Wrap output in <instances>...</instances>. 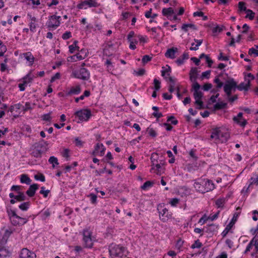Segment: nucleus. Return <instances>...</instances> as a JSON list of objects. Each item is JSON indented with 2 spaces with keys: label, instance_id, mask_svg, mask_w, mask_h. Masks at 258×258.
Here are the masks:
<instances>
[{
  "label": "nucleus",
  "instance_id": "1",
  "mask_svg": "<svg viewBox=\"0 0 258 258\" xmlns=\"http://www.w3.org/2000/svg\"><path fill=\"white\" fill-rule=\"evenodd\" d=\"M110 258H126L128 254L127 248L120 244L111 243L108 246Z\"/></svg>",
  "mask_w": 258,
  "mask_h": 258
},
{
  "label": "nucleus",
  "instance_id": "2",
  "mask_svg": "<svg viewBox=\"0 0 258 258\" xmlns=\"http://www.w3.org/2000/svg\"><path fill=\"white\" fill-rule=\"evenodd\" d=\"M194 187L197 191L205 193L213 190L215 188V184L211 180L200 178L196 180Z\"/></svg>",
  "mask_w": 258,
  "mask_h": 258
},
{
  "label": "nucleus",
  "instance_id": "3",
  "mask_svg": "<svg viewBox=\"0 0 258 258\" xmlns=\"http://www.w3.org/2000/svg\"><path fill=\"white\" fill-rule=\"evenodd\" d=\"M47 150V144L46 142L35 143L33 144L30 149V154L36 158H41L43 153Z\"/></svg>",
  "mask_w": 258,
  "mask_h": 258
},
{
  "label": "nucleus",
  "instance_id": "4",
  "mask_svg": "<svg viewBox=\"0 0 258 258\" xmlns=\"http://www.w3.org/2000/svg\"><path fill=\"white\" fill-rule=\"evenodd\" d=\"M157 211L159 215V219L163 222H167L172 218V213L164 207V204H159L157 206Z\"/></svg>",
  "mask_w": 258,
  "mask_h": 258
},
{
  "label": "nucleus",
  "instance_id": "5",
  "mask_svg": "<svg viewBox=\"0 0 258 258\" xmlns=\"http://www.w3.org/2000/svg\"><path fill=\"white\" fill-rule=\"evenodd\" d=\"M72 75L74 77L87 81L90 78V73L89 71L84 68H81L79 70L73 71Z\"/></svg>",
  "mask_w": 258,
  "mask_h": 258
},
{
  "label": "nucleus",
  "instance_id": "6",
  "mask_svg": "<svg viewBox=\"0 0 258 258\" xmlns=\"http://www.w3.org/2000/svg\"><path fill=\"white\" fill-rule=\"evenodd\" d=\"M92 232L88 229H84L83 232V242L85 247L92 248L93 245V241L92 238Z\"/></svg>",
  "mask_w": 258,
  "mask_h": 258
},
{
  "label": "nucleus",
  "instance_id": "7",
  "mask_svg": "<svg viewBox=\"0 0 258 258\" xmlns=\"http://www.w3.org/2000/svg\"><path fill=\"white\" fill-rule=\"evenodd\" d=\"M60 17L55 15L49 17L46 25L49 30L51 29H56L60 24Z\"/></svg>",
  "mask_w": 258,
  "mask_h": 258
},
{
  "label": "nucleus",
  "instance_id": "8",
  "mask_svg": "<svg viewBox=\"0 0 258 258\" xmlns=\"http://www.w3.org/2000/svg\"><path fill=\"white\" fill-rule=\"evenodd\" d=\"M75 115L78 116L81 121H87L91 117L92 114L90 109H83L76 111Z\"/></svg>",
  "mask_w": 258,
  "mask_h": 258
},
{
  "label": "nucleus",
  "instance_id": "9",
  "mask_svg": "<svg viewBox=\"0 0 258 258\" xmlns=\"http://www.w3.org/2000/svg\"><path fill=\"white\" fill-rule=\"evenodd\" d=\"M237 87V83L233 79L227 81L225 85L224 86V91L228 97L231 95L232 91H235Z\"/></svg>",
  "mask_w": 258,
  "mask_h": 258
},
{
  "label": "nucleus",
  "instance_id": "10",
  "mask_svg": "<svg viewBox=\"0 0 258 258\" xmlns=\"http://www.w3.org/2000/svg\"><path fill=\"white\" fill-rule=\"evenodd\" d=\"M96 0H86L78 4L77 7L78 9H86L87 8H96L99 6Z\"/></svg>",
  "mask_w": 258,
  "mask_h": 258
},
{
  "label": "nucleus",
  "instance_id": "11",
  "mask_svg": "<svg viewBox=\"0 0 258 258\" xmlns=\"http://www.w3.org/2000/svg\"><path fill=\"white\" fill-rule=\"evenodd\" d=\"M239 214H240V213H239V212H235L234 214L233 218H232L230 223L226 226V228H225V229L223 230V231L221 233V235L223 237H225L227 235V234L228 233L230 230L231 229L232 226L234 225V224L237 221Z\"/></svg>",
  "mask_w": 258,
  "mask_h": 258
},
{
  "label": "nucleus",
  "instance_id": "12",
  "mask_svg": "<svg viewBox=\"0 0 258 258\" xmlns=\"http://www.w3.org/2000/svg\"><path fill=\"white\" fill-rule=\"evenodd\" d=\"M20 258H36V254L28 249L24 248L21 250L20 254Z\"/></svg>",
  "mask_w": 258,
  "mask_h": 258
},
{
  "label": "nucleus",
  "instance_id": "13",
  "mask_svg": "<svg viewBox=\"0 0 258 258\" xmlns=\"http://www.w3.org/2000/svg\"><path fill=\"white\" fill-rule=\"evenodd\" d=\"M81 91V87L80 85H77L76 87H73L69 90H67L65 91L66 95L67 96H72L73 95H78Z\"/></svg>",
  "mask_w": 258,
  "mask_h": 258
},
{
  "label": "nucleus",
  "instance_id": "14",
  "mask_svg": "<svg viewBox=\"0 0 258 258\" xmlns=\"http://www.w3.org/2000/svg\"><path fill=\"white\" fill-rule=\"evenodd\" d=\"M242 116L243 113L242 112H239L236 116L233 117V120L240 126L244 127L247 123V122L245 119H243V121H242L240 120L242 118Z\"/></svg>",
  "mask_w": 258,
  "mask_h": 258
},
{
  "label": "nucleus",
  "instance_id": "15",
  "mask_svg": "<svg viewBox=\"0 0 258 258\" xmlns=\"http://www.w3.org/2000/svg\"><path fill=\"white\" fill-rule=\"evenodd\" d=\"M178 49L177 47H172L167 50L165 53V56L167 58L174 59L175 58V54L177 52Z\"/></svg>",
  "mask_w": 258,
  "mask_h": 258
},
{
  "label": "nucleus",
  "instance_id": "16",
  "mask_svg": "<svg viewBox=\"0 0 258 258\" xmlns=\"http://www.w3.org/2000/svg\"><path fill=\"white\" fill-rule=\"evenodd\" d=\"M38 187L39 185L36 183L31 185L28 189L26 191V194L29 197H33L35 194L36 191L38 189Z\"/></svg>",
  "mask_w": 258,
  "mask_h": 258
},
{
  "label": "nucleus",
  "instance_id": "17",
  "mask_svg": "<svg viewBox=\"0 0 258 258\" xmlns=\"http://www.w3.org/2000/svg\"><path fill=\"white\" fill-rule=\"evenodd\" d=\"M230 138V134L227 132L220 131L218 141L222 143L226 142Z\"/></svg>",
  "mask_w": 258,
  "mask_h": 258
},
{
  "label": "nucleus",
  "instance_id": "18",
  "mask_svg": "<svg viewBox=\"0 0 258 258\" xmlns=\"http://www.w3.org/2000/svg\"><path fill=\"white\" fill-rule=\"evenodd\" d=\"M250 86V80H247V83L241 82L238 85H237L236 88L239 91L244 90L247 91Z\"/></svg>",
  "mask_w": 258,
  "mask_h": 258
},
{
  "label": "nucleus",
  "instance_id": "19",
  "mask_svg": "<svg viewBox=\"0 0 258 258\" xmlns=\"http://www.w3.org/2000/svg\"><path fill=\"white\" fill-rule=\"evenodd\" d=\"M198 71L197 68H192L189 72V79L191 82H195L198 78Z\"/></svg>",
  "mask_w": 258,
  "mask_h": 258
},
{
  "label": "nucleus",
  "instance_id": "20",
  "mask_svg": "<svg viewBox=\"0 0 258 258\" xmlns=\"http://www.w3.org/2000/svg\"><path fill=\"white\" fill-rule=\"evenodd\" d=\"M162 13L163 16L167 17L169 19L171 17V15L174 13V10L171 7L163 8L162 10Z\"/></svg>",
  "mask_w": 258,
  "mask_h": 258
},
{
  "label": "nucleus",
  "instance_id": "21",
  "mask_svg": "<svg viewBox=\"0 0 258 258\" xmlns=\"http://www.w3.org/2000/svg\"><path fill=\"white\" fill-rule=\"evenodd\" d=\"M24 58L30 62V66H32L34 61V57L32 54L31 52H27L23 54Z\"/></svg>",
  "mask_w": 258,
  "mask_h": 258
},
{
  "label": "nucleus",
  "instance_id": "22",
  "mask_svg": "<svg viewBox=\"0 0 258 258\" xmlns=\"http://www.w3.org/2000/svg\"><path fill=\"white\" fill-rule=\"evenodd\" d=\"M20 182L22 183H25L27 185H29L31 183V180L29 177L28 175L25 174H23L21 175L20 176Z\"/></svg>",
  "mask_w": 258,
  "mask_h": 258
},
{
  "label": "nucleus",
  "instance_id": "23",
  "mask_svg": "<svg viewBox=\"0 0 258 258\" xmlns=\"http://www.w3.org/2000/svg\"><path fill=\"white\" fill-rule=\"evenodd\" d=\"M194 41L197 43V44L195 45V47H193V46L195 45V43H191V47L189 48L190 50H197L199 49V46H200L203 42L202 39L198 40L194 39Z\"/></svg>",
  "mask_w": 258,
  "mask_h": 258
},
{
  "label": "nucleus",
  "instance_id": "24",
  "mask_svg": "<svg viewBox=\"0 0 258 258\" xmlns=\"http://www.w3.org/2000/svg\"><path fill=\"white\" fill-rule=\"evenodd\" d=\"M221 130H220L219 128H215L213 130L211 135V139H215V140H218L219 135L220 133Z\"/></svg>",
  "mask_w": 258,
  "mask_h": 258
},
{
  "label": "nucleus",
  "instance_id": "25",
  "mask_svg": "<svg viewBox=\"0 0 258 258\" xmlns=\"http://www.w3.org/2000/svg\"><path fill=\"white\" fill-rule=\"evenodd\" d=\"M77 43H78V41H75L73 42V44H72L69 46V51L71 53H73L75 50L79 51V47L77 45Z\"/></svg>",
  "mask_w": 258,
  "mask_h": 258
},
{
  "label": "nucleus",
  "instance_id": "26",
  "mask_svg": "<svg viewBox=\"0 0 258 258\" xmlns=\"http://www.w3.org/2000/svg\"><path fill=\"white\" fill-rule=\"evenodd\" d=\"M135 37V32L133 31H130L127 35V40L128 41H133V43L137 44L138 43V39L135 38H133Z\"/></svg>",
  "mask_w": 258,
  "mask_h": 258
},
{
  "label": "nucleus",
  "instance_id": "27",
  "mask_svg": "<svg viewBox=\"0 0 258 258\" xmlns=\"http://www.w3.org/2000/svg\"><path fill=\"white\" fill-rule=\"evenodd\" d=\"M255 242H256V237L255 236L253 237V238L250 240L248 244L247 245L246 249L245 250L244 253H246L247 252L249 251L252 247L253 246V244H255Z\"/></svg>",
  "mask_w": 258,
  "mask_h": 258
},
{
  "label": "nucleus",
  "instance_id": "28",
  "mask_svg": "<svg viewBox=\"0 0 258 258\" xmlns=\"http://www.w3.org/2000/svg\"><path fill=\"white\" fill-rule=\"evenodd\" d=\"M100 147H101V150L100 151V156H103L104 154V152L106 149L102 144L97 143L95 146V151L98 152Z\"/></svg>",
  "mask_w": 258,
  "mask_h": 258
},
{
  "label": "nucleus",
  "instance_id": "29",
  "mask_svg": "<svg viewBox=\"0 0 258 258\" xmlns=\"http://www.w3.org/2000/svg\"><path fill=\"white\" fill-rule=\"evenodd\" d=\"M188 28H192L194 30L197 29L196 26L192 24H184L181 27V29L186 32L188 31Z\"/></svg>",
  "mask_w": 258,
  "mask_h": 258
},
{
  "label": "nucleus",
  "instance_id": "30",
  "mask_svg": "<svg viewBox=\"0 0 258 258\" xmlns=\"http://www.w3.org/2000/svg\"><path fill=\"white\" fill-rule=\"evenodd\" d=\"M227 106V103L223 102L217 103L214 105L215 110H220L225 108Z\"/></svg>",
  "mask_w": 258,
  "mask_h": 258
},
{
  "label": "nucleus",
  "instance_id": "31",
  "mask_svg": "<svg viewBox=\"0 0 258 258\" xmlns=\"http://www.w3.org/2000/svg\"><path fill=\"white\" fill-rule=\"evenodd\" d=\"M15 199L19 202H22L25 201L26 199V197L24 195V192L22 191H19L18 195H16L15 197Z\"/></svg>",
  "mask_w": 258,
  "mask_h": 258
},
{
  "label": "nucleus",
  "instance_id": "32",
  "mask_svg": "<svg viewBox=\"0 0 258 258\" xmlns=\"http://www.w3.org/2000/svg\"><path fill=\"white\" fill-rule=\"evenodd\" d=\"M48 162L52 165L53 168L55 167V165H57L59 164L57 158L54 156H51L48 159Z\"/></svg>",
  "mask_w": 258,
  "mask_h": 258
},
{
  "label": "nucleus",
  "instance_id": "33",
  "mask_svg": "<svg viewBox=\"0 0 258 258\" xmlns=\"http://www.w3.org/2000/svg\"><path fill=\"white\" fill-rule=\"evenodd\" d=\"M246 15L245 16V18H248L250 20H252L255 16V13L251 10L248 9L246 12Z\"/></svg>",
  "mask_w": 258,
  "mask_h": 258
},
{
  "label": "nucleus",
  "instance_id": "34",
  "mask_svg": "<svg viewBox=\"0 0 258 258\" xmlns=\"http://www.w3.org/2000/svg\"><path fill=\"white\" fill-rule=\"evenodd\" d=\"M238 7L239 12L244 11L246 12L248 10L245 7V3L243 2H239L238 4Z\"/></svg>",
  "mask_w": 258,
  "mask_h": 258
},
{
  "label": "nucleus",
  "instance_id": "35",
  "mask_svg": "<svg viewBox=\"0 0 258 258\" xmlns=\"http://www.w3.org/2000/svg\"><path fill=\"white\" fill-rule=\"evenodd\" d=\"M10 220L11 221L12 224L13 225L17 226L18 225L20 224H22V220H21V219H18L16 218V217H10Z\"/></svg>",
  "mask_w": 258,
  "mask_h": 258
},
{
  "label": "nucleus",
  "instance_id": "36",
  "mask_svg": "<svg viewBox=\"0 0 258 258\" xmlns=\"http://www.w3.org/2000/svg\"><path fill=\"white\" fill-rule=\"evenodd\" d=\"M8 254V250L4 247L0 246V258H5Z\"/></svg>",
  "mask_w": 258,
  "mask_h": 258
},
{
  "label": "nucleus",
  "instance_id": "37",
  "mask_svg": "<svg viewBox=\"0 0 258 258\" xmlns=\"http://www.w3.org/2000/svg\"><path fill=\"white\" fill-rule=\"evenodd\" d=\"M218 228V226L215 224H210L208 226V227L206 228V232H210L212 233L215 231H216Z\"/></svg>",
  "mask_w": 258,
  "mask_h": 258
},
{
  "label": "nucleus",
  "instance_id": "38",
  "mask_svg": "<svg viewBox=\"0 0 258 258\" xmlns=\"http://www.w3.org/2000/svg\"><path fill=\"white\" fill-rule=\"evenodd\" d=\"M30 206V202H24L21 204L19 208L22 211H27Z\"/></svg>",
  "mask_w": 258,
  "mask_h": 258
},
{
  "label": "nucleus",
  "instance_id": "39",
  "mask_svg": "<svg viewBox=\"0 0 258 258\" xmlns=\"http://www.w3.org/2000/svg\"><path fill=\"white\" fill-rule=\"evenodd\" d=\"M87 197L90 198V201L92 204L96 205L97 204V197L95 194L91 193Z\"/></svg>",
  "mask_w": 258,
  "mask_h": 258
},
{
  "label": "nucleus",
  "instance_id": "40",
  "mask_svg": "<svg viewBox=\"0 0 258 258\" xmlns=\"http://www.w3.org/2000/svg\"><path fill=\"white\" fill-rule=\"evenodd\" d=\"M50 215V212L49 209H46L45 210L42 211L41 213L42 219L43 220H45L47 218L49 217Z\"/></svg>",
  "mask_w": 258,
  "mask_h": 258
},
{
  "label": "nucleus",
  "instance_id": "41",
  "mask_svg": "<svg viewBox=\"0 0 258 258\" xmlns=\"http://www.w3.org/2000/svg\"><path fill=\"white\" fill-rule=\"evenodd\" d=\"M7 50L6 46L4 45L2 41L0 40V56H3Z\"/></svg>",
  "mask_w": 258,
  "mask_h": 258
},
{
  "label": "nucleus",
  "instance_id": "42",
  "mask_svg": "<svg viewBox=\"0 0 258 258\" xmlns=\"http://www.w3.org/2000/svg\"><path fill=\"white\" fill-rule=\"evenodd\" d=\"M146 131L148 133L149 136L153 138L156 137L157 136V133L156 131L153 128L149 127L147 128Z\"/></svg>",
  "mask_w": 258,
  "mask_h": 258
},
{
  "label": "nucleus",
  "instance_id": "43",
  "mask_svg": "<svg viewBox=\"0 0 258 258\" xmlns=\"http://www.w3.org/2000/svg\"><path fill=\"white\" fill-rule=\"evenodd\" d=\"M153 185V183L150 181H146L143 185L141 186V189L143 190H146L151 187Z\"/></svg>",
  "mask_w": 258,
  "mask_h": 258
},
{
  "label": "nucleus",
  "instance_id": "44",
  "mask_svg": "<svg viewBox=\"0 0 258 258\" xmlns=\"http://www.w3.org/2000/svg\"><path fill=\"white\" fill-rule=\"evenodd\" d=\"M11 217H16V218L18 219H21V220H22V224H25L27 222V220L25 218H22L18 215H17L15 211H12V216Z\"/></svg>",
  "mask_w": 258,
  "mask_h": 258
},
{
  "label": "nucleus",
  "instance_id": "45",
  "mask_svg": "<svg viewBox=\"0 0 258 258\" xmlns=\"http://www.w3.org/2000/svg\"><path fill=\"white\" fill-rule=\"evenodd\" d=\"M36 22H30L29 24L30 30L33 33L36 32V28L37 26Z\"/></svg>",
  "mask_w": 258,
  "mask_h": 258
},
{
  "label": "nucleus",
  "instance_id": "46",
  "mask_svg": "<svg viewBox=\"0 0 258 258\" xmlns=\"http://www.w3.org/2000/svg\"><path fill=\"white\" fill-rule=\"evenodd\" d=\"M33 80V78L30 76V74H27L25 77L23 78V82L26 83V85H28Z\"/></svg>",
  "mask_w": 258,
  "mask_h": 258
},
{
  "label": "nucleus",
  "instance_id": "47",
  "mask_svg": "<svg viewBox=\"0 0 258 258\" xmlns=\"http://www.w3.org/2000/svg\"><path fill=\"white\" fill-rule=\"evenodd\" d=\"M151 162H157L158 163V160L159 159V155L156 153H153L151 154L150 158Z\"/></svg>",
  "mask_w": 258,
  "mask_h": 258
},
{
  "label": "nucleus",
  "instance_id": "48",
  "mask_svg": "<svg viewBox=\"0 0 258 258\" xmlns=\"http://www.w3.org/2000/svg\"><path fill=\"white\" fill-rule=\"evenodd\" d=\"M248 54L249 55H254L255 57L258 56V50L257 49H255L253 47L250 48L248 50Z\"/></svg>",
  "mask_w": 258,
  "mask_h": 258
},
{
  "label": "nucleus",
  "instance_id": "49",
  "mask_svg": "<svg viewBox=\"0 0 258 258\" xmlns=\"http://www.w3.org/2000/svg\"><path fill=\"white\" fill-rule=\"evenodd\" d=\"M154 89L156 91H158L161 88L160 81L158 80H157V79H154Z\"/></svg>",
  "mask_w": 258,
  "mask_h": 258
},
{
  "label": "nucleus",
  "instance_id": "50",
  "mask_svg": "<svg viewBox=\"0 0 258 258\" xmlns=\"http://www.w3.org/2000/svg\"><path fill=\"white\" fill-rule=\"evenodd\" d=\"M214 82L217 84V88H221L223 85V83L220 81L218 77L215 78Z\"/></svg>",
  "mask_w": 258,
  "mask_h": 258
},
{
  "label": "nucleus",
  "instance_id": "51",
  "mask_svg": "<svg viewBox=\"0 0 258 258\" xmlns=\"http://www.w3.org/2000/svg\"><path fill=\"white\" fill-rule=\"evenodd\" d=\"M164 164V161L162 160H160V163L156 164V168L157 170V173H159L161 172V166Z\"/></svg>",
  "mask_w": 258,
  "mask_h": 258
},
{
  "label": "nucleus",
  "instance_id": "52",
  "mask_svg": "<svg viewBox=\"0 0 258 258\" xmlns=\"http://www.w3.org/2000/svg\"><path fill=\"white\" fill-rule=\"evenodd\" d=\"M72 37V33L70 31H66L62 35L63 40H67Z\"/></svg>",
  "mask_w": 258,
  "mask_h": 258
},
{
  "label": "nucleus",
  "instance_id": "53",
  "mask_svg": "<svg viewBox=\"0 0 258 258\" xmlns=\"http://www.w3.org/2000/svg\"><path fill=\"white\" fill-rule=\"evenodd\" d=\"M193 84L192 85V88L194 90V92L198 91L201 87L200 84L197 82V80L195 82H192Z\"/></svg>",
  "mask_w": 258,
  "mask_h": 258
},
{
  "label": "nucleus",
  "instance_id": "54",
  "mask_svg": "<svg viewBox=\"0 0 258 258\" xmlns=\"http://www.w3.org/2000/svg\"><path fill=\"white\" fill-rule=\"evenodd\" d=\"M202 245V243L199 240H197L195 241L194 243L191 246V248H200Z\"/></svg>",
  "mask_w": 258,
  "mask_h": 258
},
{
  "label": "nucleus",
  "instance_id": "55",
  "mask_svg": "<svg viewBox=\"0 0 258 258\" xmlns=\"http://www.w3.org/2000/svg\"><path fill=\"white\" fill-rule=\"evenodd\" d=\"M196 101H195V104H197L199 105V107H197V108L198 109H203L204 108V106H203V101L201 100V99H195Z\"/></svg>",
  "mask_w": 258,
  "mask_h": 258
},
{
  "label": "nucleus",
  "instance_id": "56",
  "mask_svg": "<svg viewBox=\"0 0 258 258\" xmlns=\"http://www.w3.org/2000/svg\"><path fill=\"white\" fill-rule=\"evenodd\" d=\"M224 200L219 199L216 201V205L218 208L223 207L224 206Z\"/></svg>",
  "mask_w": 258,
  "mask_h": 258
},
{
  "label": "nucleus",
  "instance_id": "57",
  "mask_svg": "<svg viewBox=\"0 0 258 258\" xmlns=\"http://www.w3.org/2000/svg\"><path fill=\"white\" fill-rule=\"evenodd\" d=\"M195 99H201L203 97V93L201 91H196L194 93Z\"/></svg>",
  "mask_w": 258,
  "mask_h": 258
},
{
  "label": "nucleus",
  "instance_id": "58",
  "mask_svg": "<svg viewBox=\"0 0 258 258\" xmlns=\"http://www.w3.org/2000/svg\"><path fill=\"white\" fill-rule=\"evenodd\" d=\"M167 121H171V123L176 125L178 123V120L175 119L174 116H170L167 118Z\"/></svg>",
  "mask_w": 258,
  "mask_h": 258
},
{
  "label": "nucleus",
  "instance_id": "59",
  "mask_svg": "<svg viewBox=\"0 0 258 258\" xmlns=\"http://www.w3.org/2000/svg\"><path fill=\"white\" fill-rule=\"evenodd\" d=\"M75 143L77 147H82L83 146L84 142L79 139V138H75Z\"/></svg>",
  "mask_w": 258,
  "mask_h": 258
},
{
  "label": "nucleus",
  "instance_id": "60",
  "mask_svg": "<svg viewBox=\"0 0 258 258\" xmlns=\"http://www.w3.org/2000/svg\"><path fill=\"white\" fill-rule=\"evenodd\" d=\"M34 178L36 180H39L42 182H44L45 178L43 174H40L39 175H35Z\"/></svg>",
  "mask_w": 258,
  "mask_h": 258
},
{
  "label": "nucleus",
  "instance_id": "61",
  "mask_svg": "<svg viewBox=\"0 0 258 258\" xmlns=\"http://www.w3.org/2000/svg\"><path fill=\"white\" fill-rule=\"evenodd\" d=\"M179 202V200L177 198H173L171 199L169 203L171 204L172 206H176L177 204H178Z\"/></svg>",
  "mask_w": 258,
  "mask_h": 258
},
{
  "label": "nucleus",
  "instance_id": "62",
  "mask_svg": "<svg viewBox=\"0 0 258 258\" xmlns=\"http://www.w3.org/2000/svg\"><path fill=\"white\" fill-rule=\"evenodd\" d=\"M152 59V57L148 55H145L143 56L142 58V62L144 63H147L149 61H150Z\"/></svg>",
  "mask_w": 258,
  "mask_h": 258
},
{
  "label": "nucleus",
  "instance_id": "63",
  "mask_svg": "<svg viewBox=\"0 0 258 258\" xmlns=\"http://www.w3.org/2000/svg\"><path fill=\"white\" fill-rule=\"evenodd\" d=\"M210 73H211V71H210V70L207 71H205V72L202 73V75H201L202 79H204V78L208 79L210 77Z\"/></svg>",
  "mask_w": 258,
  "mask_h": 258
},
{
  "label": "nucleus",
  "instance_id": "64",
  "mask_svg": "<svg viewBox=\"0 0 258 258\" xmlns=\"http://www.w3.org/2000/svg\"><path fill=\"white\" fill-rule=\"evenodd\" d=\"M42 118L43 120L50 121L51 120L50 113L43 115Z\"/></svg>",
  "mask_w": 258,
  "mask_h": 258
}]
</instances>
